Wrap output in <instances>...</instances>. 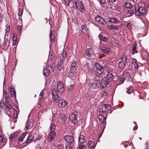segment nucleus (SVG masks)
<instances>
[{
    "label": "nucleus",
    "instance_id": "f257e3e1",
    "mask_svg": "<svg viewBox=\"0 0 149 149\" xmlns=\"http://www.w3.org/2000/svg\"><path fill=\"white\" fill-rule=\"evenodd\" d=\"M144 7V3L142 2L139 3L137 6H135V15L137 16L138 18L140 19H141V16H144L145 14L146 10Z\"/></svg>",
    "mask_w": 149,
    "mask_h": 149
},
{
    "label": "nucleus",
    "instance_id": "f03ea898",
    "mask_svg": "<svg viewBox=\"0 0 149 149\" xmlns=\"http://www.w3.org/2000/svg\"><path fill=\"white\" fill-rule=\"evenodd\" d=\"M95 74L97 77L101 76L104 74V69L103 67L97 63H95L93 69Z\"/></svg>",
    "mask_w": 149,
    "mask_h": 149
},
{
    "label": "nucleus",
    "instance_id": "7ed1b4c3",
    "mask_svg": "<svg viewBox=\"0 0 149 149\" xmlns=\"http://www.w3.org/2000/svg\"><path fill=\"white\" fill-rule=\"evenodd\" d=\"M55 128L56 126L54 124H52L50 127V132L47 138L48 140L49 141H52L56 136V134L54 131Z\"/></svg>",
    "mask_w": 149,
    "mask_h": 149
},
{
    "label": "nucleus",
    "instance_id": "20e7f679",
    "mask_svg": "<svg viewBox=\"0 0 149 149\" xmlns=\"http://www.w3.org/2000/svg\"><path fill=\"white\" fill-rule=\"evenodd\" d=\"M127 57L125 54L123 55L122 58L119 59L118 65L120 68L123 69L125 68L127 62Z\"/></svg>",
    "mask_w": 149,
    "mask_h": 149
},
{
    "label": "nucleus",
    "instance_id": "39448f33",
    "mask_svg": "<svg viewBox=\"0 0 149 149\" xmlns=\"http://www.w3.org/2000/svg\"><path fill=\"white\" fill-rule=\"evenodd\" d=\"M110 82V81H109L107 78H105L104 77L102 78L101 80L100 83L101 88L102 89L106 88L109 84Z\"/></svg>",
    "mask_w": 149,
    "mask_h": 149
},
{
    "label": "nucleus",
    "instance_id": "423d86ee",
    "mask_svg": "<svg viewBox=\"0 0 149 149\" xmlns=\"http://www.w3.org/2000/svg\"><path fill=\"white\" fill-rule=\"evenodd\" d=\"M75 4L77 8L81 13H83L85 11L84 8V6L82 2L79 0H77Z\"/></svg>",
    "mask_w": 149,
    "mask_h": 149
},
{
    "label": "nucleus",
    "instance_id": "0eeeda50",
    "mask_svg": "<svg viewBox=\"0 0 149 149\" xmlns=\"http://www.w3.org/2000/svg\"><path fill=\"white\" fill-rule=\"evenodd\" d=\"M52 92L53 101L56 102H58L59 100V97L57 90L55 89H53L52 90Z\"/></svg>",
    "mask_w": 149,
    "mask_h": 149
},
{
    "label": "nucleus",
    "instance_id": "6e6552de",
    "mask_svg": "<svg viewBox=\"0 0 149 149\" xmlns=\"http://www.w3.org/2000/svg\"><path fill=\"white\" fill-rule=\"evenodd\" d=\"M111 108L110 105L104 104L100 107L99 108V111L100 112H104L108 111Z\"/></svg>",
    "mask_w": 149,
    "mask_h": 149
},
{
    "label": "nucleus",
    "instance_id": "1a4fd4ad",
    "mask_svg": "<svg viewBox=\"0 0 149 149\" xmlns=\"http://www.w3.org/2000/svg\"><path fill=\"white\" fill-rule=\"evenodd\" d=\"M57 88L59 92L61 94H62L65 91L63 85L61 81L58 82V83Z\"/></svg>",
    "mask_w": 149,
    "mask_h": 149
},
{
    "label": "nucleus",
    "instance_id": "9d476101",
    "mask_svg": "<svg viewBox=\"0 0 149 149\" xmlns=\"http://www.w3.org/2000/svg\"><path fill=\"white\" fill-rule=\"evenodd\" d=\"M95 21L97 22L100 25H105L106 24V22H105L103 19L102 18L99 16H96L95 17Z\"/></svg>",
    "mask_w": 149,
    "mask_h": 149
},
{
    "label": "nucleus",
    "instance_id": "9b49d317",
    "mask_svg": "<svg viewBox=\"0 0 149 149\" xmlns=\"http://www.w3.org/2000/svg\"><path fill=\"white\" fill-rule=\"evenodd\" d=\"M69 118L71 122L74 124L77 123V117L74 113H72L70 114Z\"/></svg>",
    "mask_w": 149,
    "mask_h": 149
},
{
    "label": "nucleus",
    "instance_id": "f8f14e48",
    "mask_svg": "<svg viewBox=\"0 0 149 149\" xmlns=\"http://www.w3.org/2000/svg\"><path fill=\"white\" fill-rule=\"evenodd\" d=\"M66 141L70 144L74 145V139L71 135L66 136L65 138Z\"/></svg>",
    "mask_w": 149,
    "mask_h": 149
},
{
    "label": "nucleus",
    "instance_id": "ddd939ff",
    "mask_svg": "<svg viewBox=\"0 0 149 149\" xmlns=\"http://www.w3.org/2000/svg\"><path fill=\"white\" fill-rule=\"evenodd\" d=\"M90 86L91 88L93 89H97L98 88L100 84L98 81H94L93 83L90 84Z\"/></svg>",
    "mask_w": 149,
    "mask_h": 149
},
{
    "label": "nucleus",
    "instance_id": "4468645a",
    "mask_svg": "<svg viewBox=\"0 0 149 149\" xmlns=\"http://www.w3.org/2000/svg\"><path fill=\"white\" fill-rule=\"evenodd\" d=\"M66 102L63 99L60 100L58 104V106L60 108H64L67 105Z\"/></svg>",
    "mask_w": 149,
    "mask_h": 149
},
{
    "label": "nucleus",
    "instance_id": "2eb2a0df",
    "mask_svg": "<svg viewBox=\"0 0 149 149\" xmlns=\"http://www.w3.org/2000/svg\"><path fill=\"white\" fill-rule=\"evenodd\" d=\"M123 77L125 79L128 81L132 80V78L130 74L126 71H124L123 73Z\"/></svg>",
    "mask_w": 149,
    "mask_h": 149
},
{
    "label": "nucleus",
    "instance_id": "dca6fc26",
    "mask_svg": "<svg viewBox=\"0 0 149 149\" xmlns=\"http://www.w3.org/2000/svg\"><path fill=\"white\" fill-rule=\"evenodd\" d=\"M60 60L64 61L67 57V52L66 51H63L59 56Z\"/></svg>",
    "mask_w": 149,
    "mask_h": 149
},
{
    "label": "nucleus",
    "instance_id": "f3484780",
    "mask_svg": "<svg viewBox=\"0 0 149 149\" xmlns=\"http://www.w3.org/2000/svg\"><path fill=\"white\" fill-rule=\"evenodd\" d=\"M131 66L133 68H138L139 65L136 60L134 59H132Z\"/></svg>",
    "mask_w": 149,
    "mask_h": 149
},
{
    "label": "nucleus",
    "instance_id": "a211bd4d",
    "mask_svg": "<svg viewBox=\"0 0 149 149\" xmlns=\"http://www.w3.org/2000/svg\"><path fill=\"white\" fill-rule=\"evenodd\" d=\"M3 105H1L2 109L4 110V111L8 116H9L10 112L9 110L8 109V108L7 107L6 105V103L4 104L3 102Z\"/></svg>",
    "mask_w": 149,
    "mask_h": 149
},
{
    "label": "nucleus",
    "instance_id": "6ab92c4d",
    "mask_svg": "<svg viewBox=\"0 0 149 149\" xmlns=\"http://www.w3.org/2000/svg\"><path fill=\"white\" fill-rule=\"evenodd\" d=\"M50 39L51 42H54L55 37L54 32L53 30H51L50 31Z\"/></svg>",
    "mask_w": 149,
    "mask_h": 149
},
{
    "label": "nucleus",
    "instance_id": "aec40b11",
    "mask_svg": "<svg viewBox=\"0 0 149 149\" xmlns=\"http://www.w3.org/2000/svg\"><path fill=\"white\" fill-rule=\"evenodd\" d=\"M100 122L101 123H106V118L102 115H99L98 116Z\"/></svg>",
    "mask_w": 149,
    "mask_h": 149
},
{
    "label": "nucleus",
    "instance_id": "412c9836",
    "mask_svg": "<svg viewBox=\"0 0 149 149\" xmlns=\"http://www.w3.org/2000/svg\"><path fill=\"white\" fill-rule=\"evenodd\" d=\"M18 133L17 132L12 134L9 136L10 140H13L15 139L16 138L17 135Z\"/></svg>",
    "mask_w": 149,
    "mask_h": 149
},
{
    "label": "nucleus",
    "instance_id": "4be33fe9",
    "mask_svg": "<svg viewBox=\"0 0 149 149\" xmlns=\"http://www.w3.org/2000/svg\"><path fill=\"white\" fill-rule=\"evenodd\" d=\"M79 140L81 143H84L86 141L84 136L83 135H80L79 138Z\"/></svg>",
    "mask_w": 149,
    "mask_h": 149
},
{
    "label": "nucleus",
    "instance_id": "5701e85b",
    "mask_svg": "<svg viewBox=\"0 0 149 149\" xmlns=\"http://www.w3.org/2000/svg\"><path fill=\"white\" fill-rule=\"evenodd\" d=\"M43 73L44 76L47 77L49 75L50 71L48 69L46 68L44 69Z\"/></svg>",
    "mask_w": 149,
    "mask_h": 149
},
{
    "label": "nucleus",
    "instance_id": "b1692460",
    "mask_svg": "<svg viewBox=\"0 0 149 149\" xmlns=\"http://www.w3.org/2000/svg\"><path fill=\"white\" fill-rule=\"evenodd\" d=\"M104 77L107 78L109 80V81H111L113 79V76L111 73L108 72L107 74V77Z\"/></svg>",
    "mask_w": 149,
    "mask_h": 149
},
{
    "label": "nucleus",
    "instance_id": "393cba45",
    "mask_svg": "<svg viewBox=\"0 0 149 149\" xmlns=\"http://www.w3.org/2000/svg\"><path fill=\"white\" fill-rule=\"evenodd\" d=\"M64 61L61 60H60V61L58 63L57 66H58V69L61 70L63 67V63Z\"/></svg>",
    "mask_w": 149,
    "mask_h": 149
},
{
    "label": "nucleus",
    "instance_id": "a878e982",
    "mask_svg": "<svg viewBox=\"0 0 149 149\" xmlns=\"http://www.w3.org/2000/svg\"><path fill=\"white\" fill-rule=\"evenodd\" d=\"M102 51L103 52L107 54L110 51V48L109 47H103L102 49Z\"/></svg>",
    "mask_w": 149,
    "mask_h": 149
},
{
    "label": "nucleus",
    "instance_id": "bb28decb",
    "mask_svg": "<svg viewBox=\"0 0 149 149\" xmlns=\"http://www.w3.org/2000/svg\"><path fill=\"white\" fill-rule=\"evenodd\" d=\"M88 147L90 148L94 149L95 147L94 143L92 141H89L88 142Z\"/></svg>",
    "mask_w": 149,
    "mask_h": 149
},
{
    "label": "nucleus",
    "instance_id": "cd10ccee",
    "mask_svg": "<svg viewBox=\"0 0 149 149\" xmlns=\"http://www.w3.org/2000/svg\"><path fill=\"white\" fill-rule=\"evenodd\" d=\"M3 96L5 97L6 101H7L9 99V94L5 91H3Z\"/></svg>",
    "mask_w": 149,
    "mask_h": 149
},
{
    "label": "nucleus",
    "instance_id": "c85d7f7f",
    "mask_svg": "<svg viewBox=\"0 0 149 149\" xmlns=\"http://www.w3.org/2000/svg\"><path fill=\"white\" fill-rule=\"evenodd\" d=\"M91 48L87 49L86 50V56L89 57H91Z\"/></svg>",
    "mask_w": 149,
    "mask_h": 149
},
{
    "label": "nucleus",
    "instance_id": "c756f323",
    "mask_svg": "<svg viewBox=\"0 0 149 149\" xmlns=\"http://www.w3.org/2000/svg\"><path fill=\"white\" fill-rule=\"evenodd\" d=\"M118 27L116 26H114L112 25H110L108 26V28L111 30H117Z\"/></svg>",
    "mask_w": 149,
    "mask_h": 149
},
{
    "label": "nucleus",
    "instance_id": "7c9ffc66",
    "mask_svg": "<svg viewBox=\"0 0 149 149\" xmlns=\"http://www.w3.org/2000/svg\"><path fill=\"white\" fill-rule=\"evenodd\" d=\"M132 53L133 54L135 53H138L137 51L136 50V47L135 45H133L132 48Z\"/></svg>",
    "mask_w": 149,
    "mask_h": 149
},
{
    "label": "nucleus",
    "instance_id": "2f4dec72",
    "mask_svg": "<svg viewBox=\"0 0 149 149\" xmlns=\"http://www.w3.org/2000/svg\"><path fill=\"white\" fill-rule=\"evenodd\" d=\"M124 6L125 8H132V5L129 3H124Z\"/></svg>",
    "mask_w": 149,
    "mask_h": 149
},
{
    "label": "nucleus",
    "instance_id": "473e14b6",
    "mask_svg": "<svg viewBox=\"0 0 149 149\" xmlns=\"http://www.w3.org/2000/svg\"><path fill=\"white\" fill-rule=\"evenodd\" d=\"M109 21L110 22L112 23L114 22H119V21L116 18H111L109 20Z\"/></svg>",
    "mask_w": 149,
    "mask_h": 149
},
{
    "label": "nucleus",
    "instance_id": "72a5a7b5",
    "mask_svg": "<svg viewBox=\"0 0 149 149\" xmlns=\"http://www.w3.org/2000/svg\"><path fill=\"white\" fill-rule=\"evenodd\" d=\"M26 135V134L24 133L21 136H20L19 138V140L21 141L22 142L23 141V139L24 138L25 136Z\"/></svg>",
    "mask_w": 149,
    "mask_h": 149
},
{
    "label": "nucleus",
    "instance_id": "f704fd0d",
    "mask_svg": "<svg viewBox=\"0 0 149 149\" xmlns=\"http://www.w3.org/2000/svg\"><path fill=\"white\" fill-rule=\"evenodd\" d=\"M99 37L100 40H102L103 41H105L107 39V38L106 37L103 36L101 35H99Z\"/></svg>",
    "mask_w": 149,
    "mask_h": 149
},
{
    "label": "nucleus",
    "instance_id": "c9c22d12",
    "mask_svg": "<svg viewBox=\"0 0 149 149\" xmlns=\"http://www.w3.org/2000/svg\"><path fill=\"white\" fill-rule=\"evenodd\" d=\"M59 117L64 121H65L66 120V118L65 114L63 113H61L60 114Z\"/></svg>",
    "mask_w": 149,
    "mask_h": 149
},
{
    "label": "nucleus",
    "instance_id": "e433bc0d",
    "mask_svg": "<svg viewBox=\"0 0 149 149\" xmlns=\"http://www.w3.org/2000/svg\"><path fill=\"white\" fill-rule=\"evenodd\" d=\"M74 145L68 144L66 146V149H73Z\"/></svg>",
    "mask_w": 149,
    "mask_h": 149
},
{
    "label": "nucleus",
    "instance_id": "4c0bfd02",
    "mask_svg": "<svg viewBox=\"0 0 149 149\" xmlns=\"http://www.w3.org/2000/svg\"><path fill=\"white\" fill-rule=\"evenodd\" d=\"M118 79L120 82H121L122 83H123L125 79V78L124 77H121L120 76H118Z\"/></svg>",
    "mask_w": 149,
    "mask_h": 149
},
{
    "label": "nucleus",
    "instance_id": "58836bf2",
    "mask_svg": "<svg viewBox=\"0 0 149 149\" xmlns=\"http://www.w3.org/2000/svg\"><path fill=\"white\" fill-rule=\"evenodd\" d=\"M133 89H132L128 88H127V91L126 92L129 94H130L131 93H132L133 92Z\"/></svg>",
    "mask_w": 149,
    "mask_h": 149
},
{
    "label": "nucleus",
    "instance_id": "ea45409f",
    "mask_svg": "<svg viewBox=\"0 0 149 149\" xmlns=\"http://www.w3.org/2000/svg\"><path fill=\"white\" fill-rule=\"evenodd\" d=\"M6 105L7 106V107L8 109V108L10 109H11L12 108V106L8 103V102L7 101H6Z\"/></svg>",
    "mask_w": 149,
    "mask_h": 149
},
{
    "label": "nucleus",
    "instance_id": "a19ab883",
    "mask_svg": "<svg viewBox=\"0 0 149 149\" xmlns=\"http://www.w3.org/2000/svg\"><path fill=\"white\" fill-rule=\"evenodd\" d=\"M29 122L28 121H27L26 123V126L25 127L26 129H29L31 128V127L30 125L29 124Z\"/></svg>",
    "mask_w": 149,
    "mask_h": 149
},
{
    "label": "nucleus",
    "instance_id": "79ce46f5",
    "mask_svg": "<svg viewBox=\"0 0 149 149\" xmlns=\"http://www.w3.org/2000/svg\"><path fill=\"white\" fill-rule=\"evenodd\" d=\"M72 73L70 74V77L71 79L72 80H74L75 78V75L74 74H72Z\"/></svg>",
    "mask_w": 149,
    "mask_h": 149
},
{
    "label": "nucleus",
    "instance_id": "37998d69",
    "mask_svg": "<svg viewBox=\"0 0 149 149\" xmlns=\"http://www.w3.org/2000/svg\"><path fill=\"white\" fill-rule=\"evenodd\" d=\"M72 0H64V1L65 3V4L68 6Z\"/></svg>",
    "mask_w": 149,
    "mask_h": 149
},
{
    "label": "nucleus",
    "instance_id": "c03bdc74",
    "mask_svg": "<svg viewBox=\"0 0 149 149\" xmlns=\"http://www.w3.org/2000/svg\"><path fill=\"white\" fill-rule=\"evenodd\" d=\"M32 137L31 136H30L28 137L27 140L26 141V143H29L31 141L32 139Z\"/></svg>",
    "mask_w": 149,
    "mask_h": 149
},
{
    "label": "nucleus",
    "instance_id": "a18cd8bd",
    "mask_svg": "<svg viewBox=\"0 0 149 149\" xmlns=\"http://www.w3.org/2000/svg\"><path fill=\"white\" fill-rule=\"evenodd\" d=\"M85 146L84 145L80 144L79 146V149H84L85 148Z\"/></svg>",
    "mask_w": 149,
    "mask_h": 149
},
{
    "label": "nucleus",
    "instance_id": "49530a36",
    "mask_svg": "<svg viewBox=\"0 0 149 149\" xmlns=\"http://www.w3.org/2000/svg\"><path fill=\"white\" fill-rule=\"evenodd\" d=\"M76 63L75 61L72 62L71 64V67L74 68H76Z\"/></svg>",
    "mask_w": 149,
    "mask_h": 149
},
{
    "label": "nucleus",
    "instance_id": "de8ad7c7",
    "mask_svg": "<svg viewBox=\"0 0 149 149\" xmlns=\"http://www.w3.org/2000/svg\"><path fill=\"white\" fill-rule=\"evenodd\" d=\"M76 68H74L72 67H71L70 68V71L71 73H74L75 72Z\"/></svg>",
    "mask_w": 149,
    "mask_h": 149
},
{
    "label": "nucleus",
    "instance_id": "09e8293b",
    "mask_svg": "<svg viewBox=\"0 0 149 149\" xmlns=\"http://www.w3.org/2000/svg\"><path fill=\"white\" fill-rule=\"evenodd\" d=\"M74 87V85H73V84H71L69 86L68 88V89L69 91H71L73 88Z\"/></svg>",
    "mask_w": 149,
    "mask_h": 149
},
{
    "label": "nucleus",
    "instance_id": "8fccbe9b",
    "mask_svg": "<svg viewBox=\"0 0 149 149\" xmlns=\"http://www.w3.org/2000/svg\"><path fill=\"white\" fill-rule=\"evenodd\" d=\"M9 89L10 91V92H13L15 91L14 88H13V86H10V87H9Z\"/></svg>",
    "mask_w": 149,
    "mask_h": 149
},
{
    "label": "nucleus",
    "instance_id": "3c124183",
    "mask_svg": "<svg viewBox=\"0 0 149 149\" xmlns=\"http://www.w3.org/2000/svg\"><path fill=\"white\" fill-rule=\"evenodd\" d=\"M127 13L130 14V16H131L132 15H133V14L134 11L130 9L127 10Z\"/></svg>",
    "mask_w": 149,
    "mask_h": 149
},
{
    "label": "nucleus",
    "instance_id": "603ef678",
    "mask_svg": "<svg viewBox=\"0 0 149 149\" xmlns=\"http://www.w3.org/2000/svg\"><path fill=\"white\" fill-rule=\"evenodd\" d=\"M8 44H9V42L8 41V40H4V42H3V45L4 46H6V45L8 44Z\"/></svg>",
    "mask_w": 149,
    "mask_h": 149
},
{
    "label": "nucleus",
    "instance_id": "864d4df0",
    "mask_svg": "<svg viewBox=\"0 0 149 149\" xmlns=\"http://www.w3.org/2000/svg\"><path fill=\"white\" fill-rule=\"evenodd\" d=\"M17 29L18 31H19V34H20L21 32H20L22 30V28L19 25H18L17 26Z\"/></svg>",
    "mask_w": 149,
    "mask_h": 149
},
{
    "label": "nucleus",
    "instance_id": "5fc2aeb1",
    "mask_svg": "<svg viewBox=\"0 0 149 149\" xmlns=\"http://www.w3.org/2000/svg\"><path fill=\"white\" fill-rule=\"evenodd\" d=\"M43 95H44V92L43 91H42L40 94V98L41 99L43 97Z\"/></svg>",
    "mask_w": 149,
    "mask_h": 149
},
{
    "label": "nucleus",
    "instance_id": "6e6d98bb",
    "mask_svg": "<svg viewBox=\"0 0 149 149\" xmlns=\"http://www.w3.org/2000/svg\"><path fill=\"white\" fill-rule=\"evenodd\" d=\"M10 94L11 97H13L15 95L16 92L15 91L14 92H11L10 93Z\"/></svg>",
    "mask_w": 149,
    "mask_h": 149
},
{
    "label": "nucleus",
    "instance_id": "4d7b16f0",
    "mask_svg": "<svg viewBox=\"0 0 149 149\" xmlns=\"http://www.w3.org/2000/svg\"><path fill=\"white\" fill-rule=\"evenodd\" d=\"M23 13V11L21 9H20L18 13V15L21 16Z\"/></svg>",
    "mask_w": 149,
    "mask_h": 149
},
{
    "label": "nucleus",
    "instance_id": "13d9d810",
    "mask_svg": "<svg viewBox=\"0 0 149 149\" xmlns=\"http://www.w3.org/2000/svg\"><path fill=\"white\" fill-rule=\"evenodd\" d=\"M0 142L3 143L5 142V139L1 136L0 137Z\"/></svg>",
    "mask_w": 149,
    "mask_h": 149
},
{
    "label": "nucleus",
    "instance_id": "bf43d9fd",
    "mask_svg": "<svg viewBox=\"0 0 149 149\" xmlns=\"http://www.w3.org/2000/svg\"><path fill=\"white\" fill-rule=\"evenodd\" d=\"M86 26H82V29L83 32L86 31Z\"/></svg>",
    "mask_w": 149,
    "mask_h": 149
},
{
    "label": "nucleus",
    "instance_id": "052dcab7",
    "mask_svg": "<svg viewBox=\"0 0 149 149\" xmlns=\"http://www.w3.org/2000/svg\"><path fill=\"white\" fill-rule=\"evenodd\" d=\"M126 26L127 28H130L131 26V24L130 23H128L127 24Z\"/></svg>",
    "mask_w": 149,
    "mask_h": 149
},
{
    "label": "nucleus",
    "instance_id": "680f3d73",
    "mask_svg": "<svg viewBox=\"0 0 149 149\" xmlns=\"http://www.w3.org/2000/svg\"><path fill=\"white\" fill-rule=\"evenodd\" d=\"M111 6V4L109 3H107L106 5V7L107 8H110V6Z\"/></svg>",
    "mask_w": 149,
    "mask_h": 149
},
{
    "label": "nucleus",
    "instance_id": "e2e57ef3",
    "mask_svg": "<svg viewBox=\"0 0 149 149\" xmlns=\"http://www.w3.org/2000/svg\"><path fill=\"white\" fill-rule=\"evenodd\" d=\"M100 2L101 3L104 4L106 2V1L105 0H99Z\"/></svg>",
    "mask_w": 149,
    "mask_h": 149
},
{
    "label": "nucleus",
    "instance_id": "0e129e2a",
    "mask_svg": "<svg viewBox=\"0 0 149 149\" xmlns=\"http://www.w3.org/2000/svg\"><path fill=\"white\" fill-rule=\"evenodd\" d=\"M3 19V15L0 14V22H2V19Z\"/></svg>",
    "mask_w": 149,
    "mask_h": 149
},
{
    "label": "nucleus",
    "instance_id": "69168bd1",
    "mask_svg": "<svg viewBox=\"0 0 149 149\" xmlns=\"http://www.w3.org/2000/svg\"><path fill=\"white\" fill-rule=\"evenodd\" d=\"M36 149H41L40 146V145H37L36 147Z\"/></svg>",
    "mask_w": 149,
    "mask_h": 149
},
{
    "label": "nucleus",
    "instance_id": "338daca9",
    "mask_svg": "<svg viewBox=\"0 0 149 149\" xmlns=\"http://www.w3.org/2000/svg\"><path fill=\"white\" fill-rule=\"evenodd\" d=\"M56 149H63V147L61 146H59L58 147H57Z\"/></svg>",
    "mask_w": 149,
    "mask_h": 149
},
{
    "label": "nucleus",
    "instance_id": "774afa93",
    "mask_svg": "<svg viewBox=\"0 0 149 149\" xmlns=\"http://www.w3.org/2000/svg\"><path fill=\"white\" fill-rule=\"evenodd\" d=\"M15 42H14V40H13V46H15L16 45V41H17L16 39V40H15Z\"/></svg>",
    "mask_w": 149,
    "mask_h": 149
}]
</instances>
